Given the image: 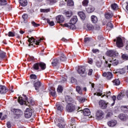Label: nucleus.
<instances>
[{"label":"nucleus","instance_id":"obj_1","mask_svg":"<svg viewBox=\"0 0 128 128\" xmlns=\"http://www.w3.org/2000/svg\"><path fill=\"white\" fill-rule=\"evenodd\" d=\"M77 22L78 17L76 16H74L70 20V22L65 24L64 26L68 28H70V30H76V26L74 24H76Z\"/></svg>","mask_w":128,"mask_h":128},{"label":"nucleus","instance_id":"obj_2","mask_svg":"<svg viewBox=\"0 0 128 128\" xmlns=\"http://www.w3.org/2000/svg\"><path fill=\"white\" fill-rule=\"evenodd\" d=\"M46 68V65L42 62L36 63L34 64L32 67V68L35 70H44V69Z\"/></svg>","mask_w":128,"mask_h":128},{"label":"nucleus","instance_id":"obj_3","mask_svg":"<svg viewBox=\"0 0 128 128\" xmlns=\"http://www.w3.org/2000/svg\"><path fill=\"white\" fill-rule=\"evenodd\" d=\"M80 110V108H78L76 107L72 104L68 103L66 106V110L68 112H80V110Z\"/></svg>","mask_w":128,"mask_h":128},{"label":"nucleus","instance_id":"obj_4","mask_svg":"<svg viewBox=\"0 0 128 128\" xmlns=\"http://www.w3.org/2000/svg\"><path fill=\"white\" fill-rule=\"evenodd\" d=\"M44 39L40 38L38 40H36L34 37H31L30 38H29L28 40V42H30L28 46H34V44H35L36 46H38L40 44V42H42Z\"/></svg>","mask_w":128,"mask_h":128},{"label":"nucleus","instance_id":"obj_5","mask_svg":"<svg viewBox=\"0 0 128 128\" xmlns=\"http://www.w3.org/2000/svg\"><path fill=\"white\" fill-rule=\"evenodd\" d=\"M78 72L82 78H86V68L84 66L79 67Z\"/></svg>","mask_w":128,"mask_h":128},{"label":"nucleus","instance_id":"obj_6","mask_svg":"<svg viewBox=\"0 0 128 128\" xmlns=\"http://www.w3.org/2000/svg\"><path fill=\"white\" fill-rule=\"evenodd\" d=\"M106 54L107 56H110V58H116V56H118V52L113 50L107 51Z\"/></svg>","mask_w":128,"mask_h":128},{"label":"nucleus","instance_id":"obj_7","mask_svg":"<svg viewBox=\"0 0 128 128\" xmlns=\"http://www.w3.org/2000/svg\"><path fill=\"white\" fill-rule=\"evenodd\" d=\"M12 112L17 118H20L22 116V111L20 109H12Z\"/></svg>","mask_w":128,"mask_h":128},{"label":"nucleus","instance_id":"obj_8","mask_svg":"<svg viewBox=\"0 0 128 128\" xmlns=\"http://www.w3.org/2000/svg\"><path fill=\"white\" fill-rule=\"evenodd\" d=\"M23 96H24V98L20 96L18 98V102L21 104V106H22V104H26V102H28V97H26V96L23 94Z\"/></svg>","mask_w":128,"mask_h":128},{"label":"nucleus","instance_id":"obj_9","mask_svg":"<svg viewBox=\"0 0 128 128\" xmlns=\"http://www.w3.org/2000/svg\"><path fill=\"white\" fill-rule=\"evenodd\" d=\"M104 118V113L101 110H98L96 112V120H102Z\"/></svg>","mask_w":128,"mask_h":128},{"label":"nucleus","instance_id":"obj_10","mask_svg":"<svg viewBox=\"0 0 128 128\" xmlns=\"http://www.w3.org/2000/svg\"><path fill=\"white\" fill-rule=\"evenodd\" d=\"M116 40H114V42H116V44L118 48H122L124 46V42L122 39L120 37H118Z\"/></svg>","mask_w":128,"mask_h":128},{"label":"nucleus","instance_id":"obj_11","mask_svg":"<svg viewBox=\"0 0 128 128\" xmlns=\"http://www.w3.org/2000/svg\"><path fill=\"white\" fill-rule=\"evenodd\" d=\"M32 115V110L27 108L24 113V116L26 118H30Z\"/></svg>","mask_w":128,"mask_h":128},{"label":"nucleus","instance_id":"obj_12","mask_svg":"<svg viewBox=\"0 0 128 128\" xmlns=\"http://www.w3.org/2000/svg\"><path fill=\"white\" fill-rule=\"evenodd\" d=\"M99 106H100L103 110H104L108 108V103L106 102V101L104 100H100L99 102Z\"/></svg>","mask_w":128,"mask_h":128},{"label":"nucleus","instance_id":"obj_13","mask_svg":"<svg viewBox=\"0 0 128 128\" xmlns=\"http://www.w3.org/2000/svg\"><path fill=\"white\" fill-rule=\"evenodd\" d=\"M34 86L36 90H37V92H40V90L42 86V82H40V81H38L37 82H35L34 83Z\"/></svg>","mask_w":128,"mask_h":128},{"label":"nucleus","instance_id":"obj_14","mask_svg":"<svg viewBox=\"0 0 128 128\" xmlns=\"http://www.w3.org/2000/svg\"><path fill=\"white\" fill-rule=\"evenodd\" d=\"M8 90L6 87L2 85L0 86V94H6V92H8Z\"/></svg>","mask_w":128,"mask_h":128},{"label":"nucleus","instance_id":"obj_15","mask_svg":"<svg viewBox=\"0 0 128 128\" xmlns=\"http://www.w3.org/2000/svg\"><path fill=\"white\" fill-rule=\"evenodd\" d=\"M103 76H106L108 80H111L112 78V74L110 72H104L102 74Z\"/></svg>","mask_w":128,"mask_h":128},{"label":"nucleus","instance_id":"obj_16","mask_svg":"<svg viewBox=\"0 0 128 128\" xmlns=\"http://www.w3.org/2000/svg\"><path fill=\"white\" fill-rule=\"evenodd\" d=\"M56 20L57 22L62 24L63 22H64V18L62 15H59L56 17Z\"/></svg>","mask_w":128,"mask_h":128},{"label":"nucleus","instance_id":"obj_17","mask_svg":"<svg viewBox=\"0 0 128 128\" xmlns=\"http://www.w3.org/2000/svg\"><path fill=\"white\" fill-rule=\"evenodd\" d=\"M108 124L109 126H111L112 128H114L116 124V120H112L108 122Z\"/></svg>","mask_w":128,"mask_h":128},{"label":"nucleus","instance_id":"obj_18","mask_svg":"<svg viewBox=\"0 0 128 128\" xmlns=\"http://www.w3.org/2000/svg\"><path fill=\"white\" fill-rule=\"evenodd\" d=\"M119 118L121 120H126L128 119V115L126 114H120L119 115Z\"/></svg>","mask_w":128,"mask_h":128},{"label":"nucleus","instance_id":"obj_19","mask_svg":"<svg viewBox=\"0 0 128 128\" xmlns=\"http://www.w3.org/2000/svg\"><path fill=\"white\" fill-rule=\"evenodd\" d=\"M124 91H122L121 92L118 94L117 96V99L118 100H120L124 98Z\"/></svg>","mask_w":128,"mask_h":128},{"label":"nucleus","instance_id":"obj_20","mask_svg":"<svg viewBox=\"0 0 128 128\" xmlns=\"http://www.w3.org/2000/svg\"><path fill=\"white\" fill-rule=\"evenodd\" d=\"M84 116H88L90 115V110L88 108H85L82 110Z\"/></svg>","mask_w":128,"mask_h":128},{"label":"nucleus","instance_id":"obj_21","mask_svg":"<svg viewBox=\"0 0 128 128\" xmlns=\"http://www.w3.org/2000/svg\"><path fill=\"white\" fill-rule=\"evenodd\" d=\"M56 108L58 110H59L60 112H62V110H64V106H62V105L60 103H57L56 104Z\"/></svg>","mask_w":128,"mask_h":128},{"label":"nucleus","instance_id":"obj_22","mask_svg":"<svg viewBox=\"0 0 128 128\" xmlns=\"http://www.w3.org/2000/svg\"><path fill=\"white\" fill-rule=\"evenodd\" d=\"M19 2L22 6H26L28 5V1L26 0H20Z\"/></svg>","mask_w":128,"mask_h":128},{"label":"nucleus","instance_id":"obj_23","mask_svg":"<svg viewBox=\"0 0 128 128\" xmlns=\"http://www.w3.org/2000/svg\"><path fill=\"white\" fill-rule=\"evenodd\" d=\"M78 14L82 20H84V18H86V14H84L83 12H78Z\"/></svg>","mask_w":128,"mask_h":128},{"label":"nucleus","instance_id":"obj_24","mask_svg":"<svg viewBox=\"0 0 128 128\" xmlns=\"http://www.w3.org/2000/svg\"><path fill=\"white\" fill-rule=\"evenodd\" d=\"M57 126L59 128H64V126H66V123L64 122H63L62 120L60 122H59L58 124H57Z\"/></svg>","mask_w":128,"mask_h":128},{"label":"nucleus","instance_id":"obj_25","mask_svg":"<svg viewBox=\"0 0 128 128\" xmlns=\"http://www.w3.org/2000/svg\"><path fill=\"white\" fill-rule=\"evenodd\" d=\"M114 86H120V81L118 79H115L112 81Z\"/></svg>","mask_w":128,"mask_h":128},{"label":"nucleus","instance_id":"obj_26","mask_svg":"<svg viewBox=\"0 0 128 128\" xmlns=\"http://www.w3.org/2000/svg\"><path fill=\"white\" fill-rule=\"evenodd\" d=\"M91 20L93 24H96L98 22V17L96 16H91Z\"/></svg>","mask_w":128,"mask_h":128},{"label":"nucleus","instance_id":"obj_27","mask_svg":"<svg viewBox=\"0 0 128 128\" xmlns=\"http://www.w3.org/2000/svg\"><path fill=\"white\" fill-rule=\"evenodd\" d=\"M86 10L87 12H88V14H90L94 10V8L92 6H90L88 8H86Z\"/></svg>","mask_w":128,"mask_h":128},{"label":"nucleus","instance_id":"obj_28","mask_svg":"<svg viewBox=\"0 0 128 128\" xmlns=\"http://www.w3.org/2000/svg\"><path fill=\"white\" fill-rule=\"evenodd\" d=\"M114 28V26L112 25V22H108L107 24L106 28L108 30H110L112 28Z\"/></svg>","mask_w":128,"mask_h":128},{"label":"nucleus","instance_id":"obj_29","mask_svg":"<svg viewBox=\"0 0 128 128\" xmlns=\"http://www.w3.org/2000/svg\"><path fill=\"white\" fill-rule=\"evenodd\" d=\"M113 14L110 12H107L105 14V18H107V20H110V18H112L113 16Z\"/></svg>","mask_w":128,"mask_h":128},{"label":"nucleus","instance_id":"obj_30","mask_svg":"<svg viewBox=\"0 0 128 128\" xmlns=\"http://www.w3.org/2000/svg\"><path fill=\"white\" fill-rule=\"evenodd\" d=\"M78 102H86V99L84 98H82L80 96H78L76 98Z\"/></svg>","mask_w":128,"mask_h":128},{"label":"nucleus","instance_id":"obj_31","mask_svg":"<svg viewBox=\"0 0 128 128\" xmlns=\"http://www.w3.org/2000/svg\"><path fill=\"white\" fill-rule=\"evenodd\" d=\"M64 14L68 18H70L72 16V11H66Z\"/></svg>","mask_w":128,"mask_h":128},{"label":"nucleus","instance_id":"obj_32","mask_svg":"<svg viewBox=\"0 0 128 128\" xmlns=\"http://www.w3.org/2000/svg\"><path fill=\"white\" fill-rule=\"evenodd\" d=\"M58 64V59L52 60V65L53 66H56V64Z\"/></svg>","mask_w":128,"mask_h":128},{"label":"nucleus","instance_id":"obj_33","mask_svg":"<svg viewBox=\"0 0 128 128\" xmlns=\"http://www.w3.org/2000/svg\"><path fill=\"white\" fill-rule=\"evenodd\" d=\"M118 72L120 74H126V69L124 68H120L118 70Z\"/></svg>","mask_w":128,"mask_h":128},{"label":"nucleus","instance_id":"obj_34","mask_svg":"<svg viewBox=\"0 0 128 128\" xmlns=\"http://www.w3.org/2000/svg\"><path fill=\"white\" fill-rule=\"evenodd\" d=\"M6 54L4 52L0 51V60L5 58Z\"/></svg>","mask_w":128,"mask_h":128},{"label":"nucleus","instance_id":"obj_35","mask_svg":"<svg viewBox=\"0 0 128 128\" xmlns=\"http://www.w3.org/2000/svg\"><path fill=\"white\" fill-rule=\"evenodd\" d=\"M110 62H111L112 64V66H118V62L116 60H114L110 61Z\"/></svg>","mask_w":128,"mask_h":128},{"label":"nucleus","instance_id":"obj_36","mask_svg":"<svg viewBox=\"0 0 128 128\" xmlns=\"http://www.w3.org/2000/svg\"><path fill=\"white\" fill-rule=\"evenodd\" d=\"M65 100L66 102H67V103H68L72 100V98L71 97L68 96H66Z\"/></svg>","mask_w":128,"mask_h":128},{"label":"nucleus","instance_id":"obj_37","mask_svg":"<svg viewBox=\"0 0 128 128\" xmlns=\"http://www.w3.org/2000/svg\"><path fill=\"white\" fill-rule=\"evenodd\" d=\"M86 27L88 30H94V26L90 24H87Z\"/></svg>","mask_w":128,"mask_h":128},{"label":"nucleus","instance_id":"obj_38","mask_svg":"<svg viewBox=\"0 0 128 128\" xmlns=\"http://www.w3.org/2000/svg\"><path fill=\"white\" fill-rule=\"evenodd\" d=\"M102 64V61H96V66L97 68H101Z\"/></svg>","mask_w":128,"mask_h":128},{"label":"nucleus","instance_id":"obj_39","mask_svg":"<svg viewBox=\"0 0 128 128\" xmlns=\"http://www.w3.org/2000/svg\"><path fill=\"white\" fill-rule=\"evenodd\" d=\"M76 92L80 94H82V88H80V86H77L76 87Z\"/></svg>","mask_w":128,"mask_h":128},{"label":"nucleus","instance_id":"obj_40","mask_svg":"<svg viewBox=\"0 0 128 128\" xmlns=\"http://www.w3.org/2000/svg\"><path fill=\"white\" fill-rule=\"evenodd\" d=\"M74 3L72 0H68L67 2V6H74Z\"/></svg>","mask_w":128,"mask_h":128},{"label":"nucleus","instance_id":"obj_41","mask_svg":"<svg viewBox=\"0 0 128 128\" xmlns=\"http://www.w3.org/2000/svg\"><path fill=\"white\" fill-rule=\"evenodd\" d=\"M6 4H8L6 0H0V6H6Z\"/></svg>","mask_w":128,"mask_h":128},{"label":"nucleus","instance_id":"obj_42","mask_svg":"<svg viewBox=\"0 0 128 128\" xmlns=\"http://www.w3.org/2000/svg\"><path fill=\"white\" fill-rule=\"evenodd\" d=\"M111 8H112V10H118V4H113L111 5Z\"/></svg>","mask_w":128,"mask_h":128},{"label":"nucleus","instance_id":"obj_43","mask_svg":"<svg viewBox=\"0 0 128 128\" xmlns=\"http://www.w3.org/2000/svg\"><path fill=\"white\" fill-rule=\"evenodd\" d=\"M64 90V88H62V86L60 85L58 86V88H57V92H62Z\"/></svg>","mask_w":128,"mask_h":128},{"label":"nucleus","instance_id":"obj_44","mask_svg":"<svg viewBox=\"0 0 128 128\" xmlns=\"http://www.w3.org/2000/svg\"><path fill=\"white\" fill-rule=\"evenodd\" d=\"M60 60L62 62H66V57L64 54L62 55L60 58Z\"/></svg>","mask_w":128,"mask_h":128},{"label":"nucleus","instance_id":"obj_45","mask_svg":"<svg viewBox=\"0 0 128 128\" xmlns=\"http://www.w3.org/2000/svg\"><path fill=\"white\" fill-rule=\"evenodd\" d=\"M31 24L34 28H38L40 26V24L36 23L34 21L32 22Z\"/></svg>","mask_w":128,"mask_h":128},{"label":"nucleus","instance_id":"obj_46","mask_svg":"<svg viewBox=\"0 0 128 128\" xmlns=\"http://www.w3.org/2000/svg\"><path fill=\"white\" fill-rule=\"evenodd\" d=\"M41 12H50V9H40Z\"/></svg>","mask_w":128,"mask_h":128},{"label":"nucleus","instance_id":"obj_47","mask_svg":"<svg viewBox=\"0 0 128 128\" xmlns=\"http://www.w3.org/2000/svg\"><path fill=\"white\" fill-rule=\"evenodd\" d=\"M82 4L84 6H87L88 4V0H84V1L82 2Z\"/></svg>","mask_w":128,"mask_h":128},{"label":"nucleus","instance_id":"obj_48","mask_svg":"<svg viewBox=\"0 0 128 128\" xmlns=\"http://www.w3.org/2000/svg\"><path fill=\"white\" fill-rule=\"evenodd\" d=\"M112 100H113V103L112 104V106L114 105V103L116 102V96H113L112 98Z\"/></svg>","mask_w":128,"mask_h":128},{"label":"nucleus","instance_id":"obj_49","mask_svg":"<svg viewBox=\"0 0 128 128\" xmlns=\"http://www.w3.org/2000/svg\"><path fill=\"white\" fill-rule=\"evenodd\" d=\"M50 4L52 5L54 4H56V2H58V0H48Z\"/></svg>","mask_w":128,"mask_h":128},{"label":"nucleus","instance_id":"obj_50","mask_svg":"<svg viewBox=\"0 0 128 128\" xmlns=\"http://www.w3.org/2000/svg\"><path fill=\"white\" fill-rule=\"evenodd\" d=\"M122 58L123 60H128V56L126 54H124L122 55Z\"/></svg>","mask_w":128,"mask_h":128},{"label":"nucleus","instance_id":"obj_51","mask_svg":"<svg viewBox=\"0 0 128 128\" xmlns=\"http://www.w3.org/2000/svg\"><path fill=\"white\" fill-rule=\"evenodd\" d=\"M16 36V34L14 32H9L8 33V36L13 37V36Z\"/></svg>","mask_w":128,"mask_h":128},{"label":"nucleus","instance_id":"obj_52","mask_svg":"<svg viewBox=\"0 0 128 128\" xmlns=\"http://www.w3.org/2000/svg\"><path fill=\"white\" fill-rule=\"evenodd\" d=\"M92 40V38H84V42H90Z\"/></svg>","mask_w":128,"mask_h":128},{"label":"nucleus","instance_id":"obj_53","mask_svg":"<svg viewBox=\"0 0 128 128\" xmlns=\"http://www.w3.org/2000/svg\"><path fill=\"white\" fill-rule=\"evenodd\" d=\"M30 80H36V76L34 74H32L30 76Z\"/></svg>","mask_w":128,"mask_h":128},{"label":"nucleus","instance_id":"obj_54","mask_svg":"<svg viewBox=\"0 0 128 128\" xmlns=\"http://www.w3.org/2000/svg\"><path fill=\"white\" fill-rule=\"evenodd\" d=\"M70 82L72 84H76V79L74 78V77H72L70 78Z\"/></svg>","mask_w":128,"mask_h":128},{"label":"nucleus","instance_id":"obj_55","mask_svg":"<svg viewBox=\"0 0 128 128\" xmlns=\"http://www.w3.org/2000/svg\"><path fill=\"white\" fill-rule=\"evenodd\" d=\"M105 66L106 68H108L110 70V66H112V64H108V61H106Z\"/></svg>","mask_w":128,"mask_h":128},{"label":"nucleus","instance_id":"obj_56","mask_svg":"<svg viewBox=\"0 0 128 128\" xmlns=\"http://www.w3.org/2000/svg\"><path fill=\"white\" fill-rule=\"evenodd\" d=\"M50 94L52 96H56V90H52V91L50 92Z\"/></svg>","mask_w":128,"mask_h":128},{"label":"nucleus","instance_id":"obj_57","mask_svg":"<svg viewBox=\"0 0 128 128\" xmlns=\"http://www.w3.org/2000/svg\"><path fill=\"white\" fill-rule=\"evenodd\" d=\"M112 116V112H108L107 114L106 115V118H110Z\"/></svg>","mask_w":128,"mask_h":128},{"label":"nucleus","instance_id":"obj_58","mask_svg":"<svg viewBox=\"0 0 128 128\" xmlns=\"http://www.w3.org/2000/svg\"><path fill=\"white\" fill-rule=\"evenodd\" d=\"M28 15L26 14H24L22 15V18H23V20H26V18H28Z\"/></svg>","mask_w":128,"mask_h":128},{"label":"nucleus","instance_id":"obj_59","mask_svg":"<svg viewBox=\"0 0 128 128\" xmlns=\"http://www.w3.org/2000/svg\"><path fill=\"white\" fill-rule=\"evenodd\" d=\"M110 94H112V93L110 92H106V98H108L109 96H110Z\"/></svg>","mask_w":128,"mask_h":128},{"label":"nucleus","instance_id":"obj_60","mask_svg":"<svg viewBox=\"0 0 128 128\" xmlns=\"http://www.w3.org/2000/svg\"><path fill=\"white\" fill-rule=\"evenodd\" d=\"M88 64H92V62H94V61L92 60V59L89 58L88 60Z\"/></svg>","mask_w":128,"mask_h":128},{"label":"nucleus","instance_id":"obj_61","mask_svg":"<svg viewBox=\"0 0 128 128\" xmlns=\"http://www.w3.org/2000/svg\"><path fill=\"white\" fill-rule=\"evenodd\" d=\"M7 126L8 128H10L12 127V125L10 124V122H7Z\"/></svg>","mask_w":128,"mask_h":128},{"label":"nucleus","instance_id":"obj_62","mask_svg":"<svg viewBox=\"0 0 128 128\" xmlns=\"http://www.w3.org/2000/svg\"><path fill=\"white\" fill-rule=\"evenodd\" d=\"M92 70L90 69L89 70V72H88V76H92Z\"/></svg>","mask_w":128,"mask_h":128},{"label":"nucleus","instance_id":"obj_63","mask_svg":"<svg viewBox=\"0 0 128 128\" xmlns=\"http://www.w3.org/2000/svg\"><path fill=\"white\" fill-rule=\"evenodd\" d=\"M92 52L94 54H96V52H98L99 50H98V49H93V50H92Z\"/></svg>","mask_w":128,"mask_h":128},{"label":"nucleus","instance_id":"obj_64","mask_svg":"<svg viewBox=\"0 0 128 128\" xmlns=\"http://www.w3.org/2000/svg\"><path fill=\"white\" fill-rule=\"evenodd\" d=\"M7 116H6V114L3 116L2 118V120H6V118Z\"/></svg>","mask_w":128,"mask_h":128}]
</instances>
